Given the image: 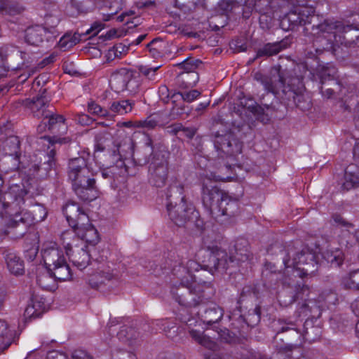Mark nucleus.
Masks as SVG:
<instances>
[{
  "label": "nucleus",
  "mask_w": 359,
  "mask_h": 359,
  "mask_svg": "<svg viewBox=\"0 0 359 359\" xmlns=\"http://www.w3.org/2000/svg\"><path fill=\"white\" fill-rule=\"evenodd\" d=\"M147 48L154 58H158L162 55L163 46L162 41L159 39H153L147 44Z\"/></svg>",
  "instance_id": "79ce46f5"
},
{
  "label": "nucleus",
  "mask_w": 359,
  "mask_h": 359,
  "mask_svg": "<svg viewBox=\"0 0 359 359\" xmlns=\"http://www.w3.org/2000/svg\"><path fill=\"white\" fill-rule=\"evenodd\" d=\"M189 333L191 339L201 346L212 349L215 347V343L203 334L201 324L195 318H189L186 321V327L184 328Z\"/></svg>",
  "instance_id": "f3484780"
},
{
  "label": "nucleus",
  "mask_w": 359,
  "mask_h": 359,
  "mask_svg": "<svg viewBox=\"0 0 359 359\" xmlns=\"http://www.w3.org/2000/svg\"><path fill=\"white\" fill-rule=\"evenodd\" d=\"M253 294L252 288L250 286H246L243 288V290L241 294L240 299L239 301H243L244 298L247 295H252Z\"/></svg>",
  "instance_id": "e2e57ef3"
},
{
  "label": "nucleus",
  "mask_w": 359,
  "mask_h": 359,
  "mask_svg": "<svg viewBox=\"0 0 359 359\" xmlns=\"http://www.w3.org/2000/svg\"><path fill=\"white\" fill-rule=\"evenodd\" d=\"M88 111L91 114H96L100 116H105L107 115V111L105 109H103L99 104L91 102L88 104Z\"/></svg>",
  "instance_id": "603ef678"
},
{
  "label": "nucleus",
  "mask_w": 359,
  "mask_h": 359,
  "mask_svg": "<svg viewBox=\"0 0 359 359\" xmlns=\"http://www.w3.org/2000/svg\"><path fill=\"white\" fill-rule=\"evenodd\" d=\"M36 303H33L32 305H28L25 310L24 316L25 318H38L40 316L41 313L38 312L36 309Z\"/></svg>",
  "instance_id": "864d4df0"
},
{
  "label": "nucleus",
  "mask_w": 359,
  "mask_h": 359,
  "mask_svg": "<svg viewBox=\"0 0 359 359\" xmlns=\"http://www.w3.org/2000/svg\"><path fill=\"white\" fill-rule=\"evenodd\" d=\"M299 15L302 22V25L312 24L314 16V9L313 8L299 6L297 7Z\"/></svg>",
  "instance_id": "a19ab883"
},
{
  "label": "nucleus",
  "mask_w": 359,
  "mask_h": 359,
  "mask_svg": "<svg viewBox=\"0 0 359 359\" xmlns=\"http://www.w3.org/2000/svg\"><path fill=\"white\" fill-rule=\"evenodd\" d=\"M158 124V121L151 116L147 117L144 120H140L135 122V126L147 130L154 129Z\"/></svg>",
  "instance_id": "8fccbe9b"
},
{
  "label": "nucleus",
  "mask_w": 359,
  "mask_h": 359,
  "mask_svg": "<svg viewBox=\"0 0 359 359\" xmlns=\"http://www.w3.org/2000/svg\"><path fill=\"white\" fill-rule=\"evenodd\" d=\"M220 180L219 176L210 172V175L201 176V198L203 205L213 214L215 206L224 194L217 187V182Z\"/></svg>",
  "instance_id": "f8f14e48"
},
{
  "label": "nucleus",
  "mask_w": 359,
  "mask_h": 359,
  "mask_svg": "<svg viewBox=\"0 0 359 359\" xmlns=\"http://www.w3.org/2000/svg\"><path fill=\"white\" fill-rule=\"evenodd\" d=\"M8 271L15 275H22L25 271L24 262L12 250L6 249L3 251Z\"/></svg>",
  "instance_id": "5701e85b"
},
{
  "label": "nucleus",
  "mask_w": 359,
  "mask_h": 359,
  "mask_svg": "<svg viewBox=\"0 0 359 359\" xmlns=\"http://www.w3.org/2000/svg\"><path fill=\"white\" fill-rule=\"evenodd\" d=\"M86 248L75 245L74 249L66 253L72 264L81 271L86 269L90 262V255Z\"/></svg>",
  "instance_id": "4be33fe9"
},
{
  "label": "nucleus",
  "mask_w": 359,
  "mask_h": 359,
  "mask_svg": "<svg viewBox=\"0 0 359 359\" xmlns=\"http://www.w3.org/2000/svg\"><path fill=\"white\" fill-rule=\"evenodd\" d=\"M40 95L34 98L30 109L34 116L37 118H42L50 115V111L48 109L49 107V97L46 95V89H41L40 90Z\"/></svg>",
  "instance_id": "412c9836"
},
{
  "label": "nucleus",
  "mask_w": 359,
  "mask_h": 359,
  "mask_svg": "<svg viewBox=\"0 0 359 359\" xmlns=\"http://www.w3.org/2000/svg\"><path fill=\"white\" fill-rule=\"evenodd\" d=\"M333 220L334 223L338 225L345 226L348 229L353 227L352 224L349 223L348 222H346L341 216L339 215H334Z\"/></svg>",
  "instance_id": "13d9d810"
},
{
  "label": "nucleus",
  "mask_w": 359,
  "mask_h": 359,
  "mask_svg": "<svg viewBox=\"0 0 359 359\" xmlns=\"http://www.w3.org/2000/svg\"><path fill=\"white\" fill-rule=\"evenodd\" d=\"M201 65L202 62L200 60L187 58L179 63L177 66L184 69V72H196V69Z\"/></svg>",
  "instance_id": "37998d69"
},
{
  "label": "nucleus",
  "mask_w": 359,
  "mask_h": 359,
  "mask_svg": "<svg viewBox=\"0 0 359 359\" xmlns=\"http://www.w3.org/2000/svg\"><path fill=\"white\" fill-rule=\"evenodd\" d=\"M353 121L355 127L359 130V103L354 109Z\"/></svg>",
  "instance_id": "774afa93"
},
{
  "label": "nucleus",
  "mask_w": 359,
  "mask_h": 359,
  "mask_svg": "<svg viewBox=\"0 0 359 359\" xmlns=\"http://www.w3.org/2000/svg\"><path fill=\"white\" fill-rule=\"evenodd\" d=\"M212 142L219 157L223 158L241 153L242 144L231 132L225 134L216 132L212 135Z\"/></svg>",
  "instance_id": "4468645a"
},
{
  "label": "nucleus",
  "mask_w": 359,
  "mask_h": 359,
  "mask_svg": "<svg viewBox=\"0 0 359 359\" xmlns=\"http://www.w3.org/2000/svg\"><path fill=\"white\" fill-rule=\"evenodd\" d=\"M118 47H114L113 48L109 50L108 53L106 55L107 61H111L114 60L116 57H118V55L117 53Z\"/></svg>",
  "instance_id": "69168bd1"
},
{
  "label": "nucleus",
  "mask_w": 359,
  "mask_h": 359,
  "mask_svg": "<svg viewBox=\"0 0 359 359\" xmlns=\"http://www.w3.org/2000/svg\"><path fill=\"white\" fill-rule=\"evenodd\" d=\"M47 29V32H50L48 34H44V37H46L48 41H53L56 39L58 36V31L56 28H53V29H49L48 27H46Z\"/></svg>",
  "instance_id": "052dcab7"
},
{
  "label": "nucleus",
  "mask_w": 359,
  "mask_h": 359,
  "mask_svg": "<svg viewBox=\"0 0 359 359\" xmlns=\"http://www.w3.org/2000/svg\"><path fill=\"white\" fill-rule=\"evenodd\" d=\"M73 230L67 231L62 233V240L66 253L74 249L75 245H78L80 239L84 240L77 233V228H72Z\"/></svg>",
  "instance_id": "72a5a7b5"
},
{
  "label": "nucleus",
  "mask_w": 359,
  "mask_h": 359,
  "mask_svg": "<svg viewBox=\"0 0 359 359\" xmlns=\"http://www.w3.org/2000/svg\"><path fill=\"white\" fill-rule=\"evenodd\" d=\"M318 64V62H316ZM313 79L320 81V91L322 95L326 98H330L337 92L341 96H346V92L353 95H359V90L353 83L349 84L347 89L342 87V84L334 79L336 70L333 67L321 66L318 65L316 69L311 67L309 69Z\"/></svg>",
  "instance_id": "6e6552de"
},
{
  "label": "nucleus",
  "mask_w": 359,
  "mask_h": 359,
  "mask_svg": "<svg viewBox=\"0 0 359 359\" xmlns=\"http://www.w3.org/2000/svg\"><path fill=\"white\" fill-rule=\"evenodd\" d=\"M132 140L130 138H127L123 140L122 144L118 145L117 150L114 151L112 154L113 159H118L116 161V167H120L122 169L123 168L125 172H127V168L125 165L124 161L123 160V158H126L128 155L132 154Z\"/></svg>",
  "instance_id": "a878e982"
},
{
  "label": "nucleus",
  "mask_w": 359,
  "mask_h": 359,
  "mask_svg": "<svg viewBox=\"0 0 359 359\" xmlns=\"http://www.w3.org/2000/svg\"><path fill=\"white\" fill-rule=\"evenodd\" d=\"M232 9V6L226 0H222L218 4V11L222 15H227Z\"/></svg>",
  "instance_id": "6e6d98bb"
},
{
  "label": "nucleus",
  "mask_w": 359,
  "mask_h": 359,
  "mask_svg": "<svg viewBox=\"0 0 359 359\" xmlns=\"http://www.w3.org/2000/svg\"><path fill=\"white\" fill-rule=\"evenodd\" d=\"M288 20L294 25H302L300 16L299 15L297 8L290 12L287 15Z\"/></svg>",
  "instance_id": "5fc2aeb1"
},
{
  "label": "nucleus",
  "mask_w": 359,
  "mask_h": 359,
  "mask_svg": "<svg viewBox=\"0 0 359 359\" xmlns=\"http://www.w3.org/2000/svg\"><path fill=\"white\" fill-rule=\"evenodd\" d=\"M30 239L34 238V243L27 249L25 250V256L29 261H33L38 254L39 245L37 238L35 234H29L27 236Z\"/></svg>",
  "instance_id": "c03bdc74"
},
{
  "label": "nucleus",
  "mask_w": 359,
  "mask_h": 359,
  "mask_svg": "<svg viewBox=\"0 0 359 359\" xmlns=\"http://www.w3.org/2000/svg\"><path fill=\"white\" fill-rule=\"evenodd\" d=\"M63 212L67 221L72 228H77L79 236L87 242H95L97 232L90 222L88 215L75 202H68L63 208Z\"/></svg>",
  "instance_id": "9d476101"
},
{
  "label": "nucleus",
  "mask_w": 359,
  "mask_h": 359,
  "mask_svg": "<svg viewBox=\"0 0 359 359\" xmlns=\"http://www.w3.org/2000/svg\"><path fill=\"white\" fill-rule=\"evenodd\" d=\"M358 186H359V166L349 165L345 171L344 181L341 188L343 190L348 191Z\"/></svg>",
  "instance_id": "c85d7f7f"
},
{
  "label": "nucleus",
  "mask_w": 359,
  "mask_h": 359,
  "mask_svg": "<svg viewBox=\"0 0 359 359\" xmlns=\"http://www.w3.org/2000/svg\"><path fill=\"white\" fill-rule=\"evenodd\" d=\"M109 136V133L107 129H104L102 131L95 134V148L97 151H102L104 150V142L106 140L108 139Z\"/></svg>",
  "instance_id": "de8ad7c7"
},
{
  "label": "nucleus",
  "mask_w": 359,
  "mask_h": 359,
  "mask_svg": "<svg viewBox=\"0 0 359 359\" xmlns=\"http://www.w3.org/2000/svg\"><path fill=\"white\" fill-rule=\"evenodd\" d=\"M109 83L111 88L116 92L125 90L135 92L139 87L135 72L126 68L121 69L114 73L110 77Z\"/></svg>",
  "instance_id": "2eb2a0df"
},
{
  "label": "nucleus",
  "mask_w": 359,
  "mask_h": 359,
  "mask_svg": "<svg viewBox=\"0 0 359 359\" xmlns=\"http://www.w3.org/2000/svg\"><path fill=\"white\" fill-rule=\"evenodd\" d=\"M238 201L224 193L215 206V212L229 217L234 216L238 210Z\"/></svg>",
  "instance_id": "393cba45"
},
{
  "label": "nucleus",
  "mask_w": 359,
  "mask_h": 359,
  "mask_svg": "<svg viewBox=\"0 0 359 359\" xmlns=\"http://www.w3.org/2000/svg\"><path fill=\"white\" fill-rule=\"evenodd\" d=\"M134 105V101L130 100H116L111 102L109 110L114 114L123 115L130 112Z\"/></svg>",
  "instance_id": "473e14b6"
},
{
  "label": "nucleus",
  "mask_w": 359,
  "mask_h": 359,
  "mask_svg": "<svg viewBox=\"0 0 359 359\" xmlns=\"http://www.w3.org/2000/svg\"><path fill=\"white\" fill-rule=\"evenodd\" d=\"M55 56L54 55H50V56L44 58L41 60L39 65L41 66V68L44 67L45 66L50 65L53 63L55 61Z\"/></svg>",
  "instance_id": "338daca9"
},
{
  "label": "nucleus",
  "mask_w": 359,
  "mask_h": 359,
  "mask_svg": "<svg viewBox=\"0 0 359 359\" xmlns=\"http://www.w3.org/2000/svg\"><path fill=\"white\" fill-rule=\"evenodd\" d=\"M58 23H59L58 18H53L51 15H47L46 17V21H45V25L46 26V27H48L49 26L50 27H48V28L53 29V28L56 27V26L57 25Z\"/></svg>",
  "instance_id": "bf43d9fd"
},
{
  "label": "nucleus",
  "mask_w": 359,
  "mask_h": 359,
  "mask_svg": "<svg viewBox=\"0 0 359 359\" xmlns=\"http://www.w3.org/2000/svg\"><path fill=\"white\" fill-rule=\"evenodd\" d=\"M159 67H149L148 66L140 65L138 67L139 73L145 76L149 80L154 81L156 79V72Z\"/></svg>",
  "instance_id": "09e8293b"
},
{
  "label": "nucleus",
  "mask_w": 359,
  "mask_h": 359,
  "mask_svg": "<svg viewBox=\"0 0 359 359\" xmlns=\"http://www.w3.org/2000/svg\"><path fill=\"white\" fill-rule=\"evenodd\" d=\"M321 24L322 22L316 25H312V31L316 36L313 41L312 48L305 53L308 59L316 60L318 55L322 54L324 51H331L332 53L337 54L339 45L336 43L332 34L320 30L319 27Z\"/></svg>",
  "instance_id": "ddd939ff"
},
{
  "label": "nucleus",
  "mask_w": 359,
  "mask_h": 359,
  "mask_svg": "<svg viewBox=\"0 0 359 359\" xmlns=\"http://www.w3.org/2000/svg\"><path fill=\"white\" fill-rule=\"evenodd\" d=\"M166 205L170 219L177 226L184 225L187 221L197 217L191 204H187L183 196V187L180 184H172L169 187L167 193Z\"/></svg>",
  "instance_id": "0eeeda50"
},
{
  "label": "nucleus",
  "mask_w": 359,
  "mask_h": 359,
  "mask_svg": "<svg viewBox=\"0 0 359 359\" xmlns=\"http://www.w3.org/2000/svg\"><path fill=\"white\" fill-rule=\"evenodd\" d=\"M199 80V75L196 72H182L179 77L180 86L184 88L194 86Z\"/></svg>",
  "instance_id": "c9c22d12"
},
{
  "label": "nucleus",
  "mask_w": 359,
  "mask_h": 359,
  "mask_svg": "<svg viewBox=\"0 0 359 359\" xmlns=\"http://www.w3.org/2000/svg\"><path fill=\"white\" fill-rule=\"evenodd\" d=\"M323 257L332 266H339L344 260L343 252L340 250H327L323 253Z\"/></svg>",
  "instance_id": "4c0bfd02"
},
{
  "label": "nucleus",
  "mask_w": 359,
  "mask_h": 359,
  "mask_svg": "<svg viewBox=\"0 0 359 359\" xmlns=\"http://www.w3.org/2000/svg\"><path fill=\"white\" fill-rule=\"evenodd\" d=\"M139 337V333L133 327L124 325L117 332V338L130 346H135Z\"/></svg>",
  "instance_id": "7c9ffc66"
},
{
  "label": "nucleus",
  "mask_w": 359,
  "mask_h": 359,
  "mask_svg": "<svg viewBox=\"0 0 359 359\" xmlns=\"http://www.w3.org/2000/svg\"><path fill=\"white\" fill-rule=\"evenodd\" d=\"M72 358L74 359H92L88 353L82 349L75 350L72 353Z\"/></svg>",
  "instance_id": "4d7b16f0"
},
{
  "label": "nucleus",
  "mask_w": 359,
  "mask_h": 359,
  "mask_svg": "<svg viewBox=\"0 0 359 359\" xmlns=\"http://www.w3.org/2000/svg\"><path fill=\"white\" fill-rule=\"evenodd\" d=\"M287 272L294 277L303 278L312 276L318 271L316 255L306 247L288 245L283 258Z\"/></svg>",
  "instance_id": "39448f33"
},
{
  "label": "nucleus",
  "mask_w": 359,
  "mask_h": 359,
  "mask_svg": "<svg viewBox=\"0 0 359 359\" xmlns=\"http://www.w3.org/2000/svg\"><path fill=\"white\" fill-rule=\"evenodd\" d=\"M42 258L50 277L59 281L72 278V271L67 263L63 251L56 243H50L41 250Z\"/></svg>",
  "instance_id": "1a4fd4ad"
},
{
  "label": "nucleus",
  "mask_w": 359,
  "mask_h": 359,
  "mask_svg": "<svg viewBox=\"0 0 359 359\" xmlns=\"http://www.w3.org/2000/svg\"><path fill=\"white\" fill-rule=\"evenodd\" d=\"M290 326H283L280 331L278 332V334L280 332H285L287 331H292V334H294L295 336H299V332L294 327V325L292 323L289 324Z\"/></svg>",
  "instance_id": "680f3d73"
},
{
  "label": "nucleus",
  "mask_w": 359,
  "mask_h": 359,
  "mask_svg": "<svg viewBox=\"0 0 359 359\" xmlns=\"http://www.w3.org/2000/svg\"><path fill=\"white\" fill-rule=\"evenodd\" d=\"M104 27V25L102 22H95L91 25L90 28L87 29L86 32L82 34L75 33L72 35L70 33H67L60 38L57 43L58 46L63 50H66L82 40V36L90 35L89 38L96 36Z\"/></svg>",
  "instance_id": "dca6fc26"
},
{
  "label": "nucleus",
  "mask_w": 359,
  "mask_h": 359,
  "mask_svg": "<svg viewBox=\"0 0 359 359\" xmlns=\"http://www.w3.org/2000/svg\"><path fill=\"white\" fill-rule=\"evenodd\" d=\"M95 264L97 265L95 272L89 274L88 281L91 287L97 289L106 281L111 280L113 273L110 267L105 264L97 263V262H95Z\"/></svg>",
  "instance_id": "aec40b11"
},
{
  "label": "nucleus",
  "mask_w": 359,
  "mask_h": 359,
  "mask_svg": "<svg viewBox=\"0 0 359 359\" xmlns=\"http://www.w3.org/2000/svg\"><path fill=\"white\" fill-rule=\"evenodd\" d=\"M106 6L109 8V12L103 13V20L108 21L122 9L123 0H106Z\"/></svg>",
  "instance_id": "58836bf2"
},
{
  "label": "nucleus",
  "mask_w": 359,
  "mask_h": 359,
  "mask_svg": "<svg viewBox=\"0 0 359 359\" xmlns=\"http://www.w3.org/2000/svg\"><path fill=\"white\" fill-rule=\"evenodd\" d=\"M68 177L77 196L83 201H92L98 197V190L93 170L84 157L79 156L69 161Z\"/></svg>",
  "instance_id": "7ed1b4c3"
},
{
  "label": "nucleus",
  "mask_w": 359,
  "mask_h": 359,
  "mask_svg": "<svg viewBox=\"0 0 359 359\" xmlns=\"http://www.w3.org/2000/svg\"><path fill=\"white\" fill-rule=\"evenodd\" d=\"M254 79L260 83L268 93H273L287 104L292 102L297 107L304 108L301 104L303 95L297 93L290 86H285V79L280 66L274 67L271 72V76L256 72L254 74Z\"/></svg>",
  "instance_id": "423d86ee"
},
{
  "label": "nucleus",
  "mask_w": 359,
  "mask_h": 359,
  "mask_svg": "<svg viewBox=\"0 0 359 359\" xmlns=\"http://www.w3.org/2000/svg\"><path fill=\"white\" fill-rule=\"evenodd\" d=\"M72 6L79 13H86L90 11L92 3L90 0H72Z\"/></svg>",
  "instance_id": "a18cd8bd"
},
{
  "label": "nucleus",
  "mask_w": 359,
  "mask_h": 359,
  "mask_svg": "<svg viewBox=\"0 0 359 359\" xmlns=\"http://www.w3.org/2000/svg\"><path fill=\"white\" fill-rule=\"evenodd\" d=\"M0 155L21 156L20 141L15 135H9L0 147Z\"/></svg>",
  "instance_id": "bb28decb"
},
{
  "label": "nucleus",
  "mask_w": 359,
  "mask_h": 359,
  "mask_svg": "<svg viewBox=\"0 0 359 359\" xmlns=\"http://www.w3.org/2000/svg\"><path fill=\"white\" fill-rule=\"evenodd\" d=\"M25 10L23 6L13 0H0V13L2 15H15Z\"/></svg>",
  "instance_id": "2f4dec72"
},
{
  "label": "nucleus",
  "mask_w": 359,
  "mask_h": 359,
  "mask_svg": "<svg viewBox=\"0 0 359 359\" xmlns=\"http://www.w3.org/2000/svg\"><path fill=\"white\" fill-rule=\"evenodd\" d=\"M27 194V191L18 184L11 185L8 191L5 192L4 207H11L12 209L19 207L20 211L13 215L4 232L0 230V241L3 234L8 235L13 239L22 238L27 233L30 225L41 222L46 218L47 212L43 206H35L32 211L25 208L21 209L20 205L25 203V196Z\"/></svg>",
  "instance_id": "f03ea898"
},
{
  "label": "nucleus",
  "mask_w": 359,
  "mask_h": 359,
  "mask_svg": "<svg viewBox=\"0 0 359 359\" xmlns=\"http://www.w3.org/2000/svg\"><path fill=\"white\" fill-rule=\"evenodd\" d=\"M182 99L187 102H191L196 100L200 95L201 92L198 90H191L189 91L179 93Z\"/></svg>",
  "instance_id": "3c124183"
},
{
  "label": "nucleus",
  "mask_w": 359,
  "mask_h": 359,
  "mask_svg": "<svg viewBox=\"0 0 359 359\" xmlns=\"http://www.w3.org/2000/svg\"><path fill=\"white\" fill-rule=\"evenodd\" d=\"M46 27L34 26L28 27L25 31V41L33 46H39L43 42L44 34H48Z\"/></svg>",
  "instance_id": "cd10ccee"
},
{
  "label": "nucleus",
  "mask_w": 359,
  "mask_h": 359,
  "mask_svg": "<svg viewBox=\"0 0 359 359\" xmlns=\"http://www.w3.org/2000/svg\"><path fill=\"white\" fill-rule=\"evenodd\" d=\"M341 284L345 288L359 290V270L353 271L342 278Z\"/></svg>",
  "instance_id": "e433bc0d"
},
{
  "label": "nucleus",
  "mask_w": 359,
  "mask_h": 359,
  "mask_svg": "<svg viewBox=\"0 0 359 359\" xmlns=\"http://www.w3.org/2000/svg\"><path fill=\"white\" fill-rule=\"evenodd\" d=\"M201 255L205 258L201 265L195 260L189 259L184 264L182 262L174 266L172 273L179 280V285H174L171 288V294L179 304L187 307L199 305L197 313L201 320L206 324L211 325L219 322L224 316L223 309L214 303L205 304V300L210 299L214 294V290L210 281L201 278L203 275L194 274L199 272V269L203 271H208L210 276L215 271H224L231 264L235 262H245L249 259V255L236 250V255L229 256L224 250L218 247H208L201 249L196 255L200 259Z\"/></svg>",
  "instance_id": "f257e3e1"
},
{
  "label": "nucleus",
  "mask_w": 359,
  "mask_h": 359,
  "mask_svg": "<svg viewBox=\"0 0 359 359\" xmlns=\"http://www.w3.org/2000/svg\"><path fill=\"white\" fill-rule=\"evenodd\" d=\"M144 150L149 156L145 162L149 163L148 171L149 182L156 187H163L168 177V159L170 152L161 143L154 144L151 138L147 136Z\"/></svg>",
  "instance_id": "20e7f679"
},
{
  "label": "nucleus",
  "mask_w": 359,
  "mask_h": 359,
  "mask_svg": "<svg viewBox=\"0 0 359 359\" xmlns=\"http://www.w3.org/2000/svg\"><path fill=\"white\" fill-rule=\"evenodd\" d=\"M4 157L1 160L0 167L6 172L16 171L20 169L21 156L15 155H3Z\"/></svg>",
  "instance_id": "f704fd0d"
},
{
  "label": "nucleus",
  "mask_w": 359,
  "mask_h": 359,
  "mask_svg": "<svg viewBox=\"0 0 359 359\" xmlns=\"http://www.w3.org/2000/svg\"><path fill=\"white\" fill-rule=\"evenodd\" d=\"M287 46L288 43L286 40L265 43L263 46L257 49L255 59L276 55L283 50L287 48Z\"/></svg>",
  "instance_id": "b1692460"
},
{
  "label": "nucleus",
  "mask_w": 359,
  "mask_h": 359,
  "mask_svg": "<svg viewBox=\"0 0 359 359\" xmlns=\"http://www.w3.org/2000/svg\"><path fill=\"white\" fill-rule=\"evenodd\" d=\"M309 294V288L304 285L297 284L294 290H284L278 296L280 304L287 306L299 299L306 301Z\"/></svg>",
  "instance_id": "a211bd4d"
},
{
  "label": "nucleus",
  "mask_w": 359,
  "mask_h": 359,
  "mask_svg": "<svg viewBox=\"0 0 359 359\" xmlns=\"http://www.w3.org/2000/svg\"><path fill=\"white\" fill-rule=\"evenodd\" d=\"M46 119H48L46 121L48 125V130L55 129L57 125L60 123H64L65 118L62 115L55 114L53 111H50V115L48 116L43 117Z\"/></svg>",
  "instance_id": "49530a36"
},
{
  "label": "nucleus",
  "mask_w": 359,
  "mask_h": 359,
  "mask_svg": "<svg viewBox=\"0 0 359 359\" xmlns=\"http://www.w3.org/2000/svg\"><path fill=\"white\" fill-rule=\"evenodd\" d=\"M169 128L170 129V133L177 135L179 132H182L184 127L181 123H176L170 126Z\"/></svg>",
  "instance_id": "0e129e2a"
},
{
  "label": "nucleus",
  "mask_w": 359,
  "mask_h": 359,
  "mask_svg": "<svg viewBox=\"0 0 359 359\" xmlns=\"http://www.w3.org/2000/svg\"><path fill=\"white\" fill-rule=\"evenodd\" d=\"M42 155L43 156V162H40L39 163L34 164L32 166V168H30V172L32 171L31 175L41 179L47 177L49 175V172L55 165V150L51 149L48 152V154H43Z\"/></svg>",
  "instance_id": "6ab92c4d"
},
{
  "label": "nucleus",
  "mask_w": 359,
  "mask_h": 359,
  "mask_svg": "<svg viewBox=\"0 0 359 359\" xmlns=\"http://www.w3.org/2000/svg\"><path fill=\"white\" fill-rule=\"evenodd\" d=\"M157 325L161 326V328L168 338L174 339L177 336L178 327H177L175 323L168 320H163L159 321Z\"/></svg>",
  "instance_id": "ea45409f"
},
{
  "label": "nucleus",
  "mask_w": 359,
  "mask_h": 359,
  "mask_svg": "<svg viewBox=\"0 0 359 359\" xmlns=\"http://www.w3.org/2000/svg\"><path fill=\"white\" fill-rule=\"evenodd\" d=\"M319 27L323 32L332 34L339 46H359V29L353 25H345L341 21L327 19Z\"/></svg>",
  "instance_id": "9b49d317"
},
{
  "label": "nucleus",
  "mask_w": 359,
  "mask_h": 359,
  "mask_svg": "<svg viewBox=\"0 0 359 359\" xmlns=\"http://www.w3.org/2000/svg\"><path fill=\"white\" fill-rule=\"evenodd\" d=\"M14 332L9 329L8 324L3 319H0V350L7 349L14 341Z\"/></svg>",
  "instance_id": "c756f323"
}]
</instances>
